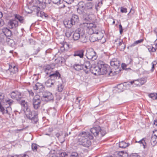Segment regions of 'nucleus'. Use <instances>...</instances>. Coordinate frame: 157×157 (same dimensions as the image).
Returning <instances> with one entry per match:
<instances>
[{"label":"nucleus","instance_id":"nucleus-61","mask_svg":"<svg viewBox=\"0 0 157 157\" xmlns=\"http://www.w3.org/2000/svg\"><path fill=\"white\" fill-rule=\"evenodd\" d=\"M29 92L30 94V95L31 96H33L34 95V93L32 90L29 91Z\"/></svg>","mask_w":157,"mask_h":157},{"label":"nucleus","instance_id":"nucleus-40","mask_svg":"<svg viewBox=\"0 0 157 157\" xmlns=\"http://www.w3.org/2000/svg\"><path fill=\"white\" fill-rule=\"evenodd\" d=\"M32 149L34 151H36L37 150V144H36L33 143L32 144Z\"/></svg>","mask_w":157,"mask_h":157},{"label":"nucleus","instance_id":"nucleus-34","mask_svg":"<svg viewBox=\"0 0 157 157\" xmlns=\"http://www.w3.org/2000/svg\"><path fill=\"white\" fill-rule=\"evenodd\" d=\"M64 61V59L62 57H59L56 59L55 61L56 63L61 64Z\"/></svg>","mask_w":157,"mask_h":157},{"label":"nucleus","instance_id":"nucleus-19","mask_svg":"<svg viewBox=\"0 0 157 157\" xmlns=\"http://www.w3.org/2000/svg\"><path fill=\"white\" fill-rule=\"evenodd\" d=\"M10 72V74L13 75L16 73L18 71V69L17 66H16L13 65H9V68L8 71Z\"/></svg>","mask_w":157,"mask_h":157},{"label":"nucleus","instance_id":"nucleus-49","mask_svg":"<svg viewBox=\"0 0 157 157\" xmlns=\"http://www.w3.org/2000/svg\"><path fill=\"white\" fill-rule=\"evenodd\" d=\"M127 9L126 8L121 7V12L122 13H126Z\"/></svg>","mask_w":157,"mask_h":157},{"label":"nucleus","instance_id":"nucleus-56","mask_svg":"<svg viewBox=\"0 0 157 157\" xmlns=\"http://www.w3.org/2000/svg\"><path fill=\"white\" fill-rule=\"evenodd\" d=\"M29 42L30 44H34L35 41L33 40V39H30L29 40Z\"/></svg>","mask_w":157,"mask_h":157},{"label":"nucleus","instance_id":"nucleus-37","mask_svg":"<svg viewBox=\"0 0 157 157\" xmlns=\"http://www.w3.org/2000/svg\"><path fill=\"white\" fill-rule=\"evenodd\" d=\"M141 85L144 84L146 82L147 79L145 78H141L137 80Z\"/></svg>","mask_w":157,"mask_h":157},{"label":"nucleus","instance_id":"nucleus-51","mask_svg":"<svg viewBox=\"0 0 157 157\" xmlns=\"http://www.w3.org/2000/svg\"><path fill=\"white\" fill-rule=\"evenodd\" d=\"M78 155L77 153L76 152H72L70 157H78Z\"/></svg>","mask_w":157,"mask_h":157},{"label":"nucleus","instance_id":"nucleus-58","mask_svg":"<svg viewBox=\"0 0 157 157\" xmlns=\"http://www.w3.org/2000/svg\"><path fill=\"white\" fill-rule=\"evenodd\" d=\"M4 24V21L2 19H0V27H2Z\"/></svg>","mask_w":157,"mask_h":157},{"label":"nucleus","instance_id":"nucleus-23","mask_svg":"<svg viewBox=\"0 0 157 157\" xmlns=\"http://www.w3.org/2000/svg\"><path fill=\"white\" fill-rule=\"evenodd\" d=\"M151 145L153 146H154L157 143V135H153L151 136L150 141Z\"/></svg>","mask_w":157,"mask_h":157},{"label":"nucleus","instance_id":"nucleus-7","mask_svg":"<svg viewBox=\"0 0 157 157\" xmlns=\"http://www.w3.org/2000/svg\"><path fill=\"white\" fill-rule=\"evenodd\" d=\"M90 131L91 134L95 137L99 136V137H101L106 134L105 131L103 129H102L98 126L91 128Z\"/></svg>","mask_w":157,"mask_h":157},{"label":"nucleus","instance_id":"nucleus-44","mask_svg":"<svg viewBox=\"0 0 157 157\" xmlns=\"http://www.w3.org/2000/svg\"><path fill=\"white\" fill-rule=\"evenodd\" d=\"M127 62L128 64H132L133 62V59L132 58L131 56L128 57V58L127 60Z\"/></svg>","mask_w":157,"mask_h":157},{"label":"nucleus","instance_id":"nucleus-12","mask_svg":"<svg viewBox=\"0 0 157 157\" xmlns=\"http://www.w3.org/2000/svg\"><path fill=\"white\" fill-rule=\"evenodd\" d=\"M42 96L41 99L43 101L48 102L53 99V97L52 94L49 91H44L42 92Z\"/></svg>","mask_w":157,"mask_h":157},{"label":"nucleus","instance_id":"nucleus-29","mask_svg":"<svg viewBox=\"0 0 157 157\" xmlns=\"http://www.w3.org/2000/svg\"><path fill=\"white\" fill-rule=\"evenodd\" d=\"M32 121V122L33 123H36L38 121V118L37 114H35L32 117V118L30 119Z\"/></svg>","mask_w":157,"mask_h":157},{"label":"nucleus","instance_id":"nucleus-42","mask_svg":"<svg viewBox=\"0 0 157 157\" xmlns=\"http://www.w3.org/2000/svg\"><path fill=\"white\" fill-rule=\"evenodd\" d=\"M5 35L3 34H0V41L1 42H3L5 41Z\"/></svg>","mask_w":157,"mask_h":157},{"label":"nucleus","instance_id":"nucleus-33","mask_svg":"<svg viewBox=\"0 0 157 157\" xmlns=\"http://www.w3.org/2000/svg\"><path fill=\"white\" fill-rule=\"evenodd\" d=\"M20 104L22 106H23L26 110L28 109V105L27 102L25 101L24 100H22L20 101Z\"/></svg>","mask_w":157,"mask_h":157},{"label":"nucleus","instance_id":"nucleus-50","mask_svg":"<svg viewBox=\"0 0 157 157\" xmlns=\"http://www.w3.org/2000/svg\"><path fill=\"white\" fill-rule=\"evenodd\" d=\"M117 155L120 157H123L124 155L125 154L124 152L123 151H121L118 152Z\"/></svg>","mask_w":157,"mask_h":157},{"label":"nucleus","instance_id":"nucleus-18","mask_svg":"<svg viewBox=\"0 0 157 157\" xmlns=\"http://www.w3.org/2000/svg\"><path fill=\"white\" fill-rule=\"evenodd\" d=\"M81 33L80 29H78L76 30L73 34V38L75 40H77L80 39Z\"/></svg>","mask_w":157,"mask_h":157},{"label":"nucleus","instance_id":"nucleus-21","mask_svg":"<svg viewBox=\"0 0 157 157\" xmlns=\"http://www.w3.org/2000/svg\"><path fill=\"white\" fill-rule=\"evenodd\" d=\"M63 131H60L56 133L55 135V136L59 140L61 143H63L65 140V139L63 137H60V136H63Z\"/></svg>","mask_w":157,"mask_h":157},{"label":"nucleus","instance_id":"nucleus-20","mask_svg":"<svg viewBox=\"0 0 157 157\" xmlns=\"http://www.w3.org/2000/svg\"><path fill=\"white\" fill-rule=\"evenodd\" d=\"M3 34L6 37H10L12 35V33L11 30L7 28H4L2 29Z\"/></svg>","mask_w":157,"mask_h":157},{"label":"nucleus","instance_id":"nucleus-17","mask_svg":"<svg viewBox=\"0 0 157 157\" xmlns=\"http://www.w3.org/2000/svg\"><path fill=\"white\" fill-rule=\"evenodd\" d=\"M55 64L54 63L47 65L44 68V71L47 75H49L50 73L52 72V70L55 67Z\"/></svg>","mask_w":157,"mask_h":157},{"label":"nucleus","instance_id":"nucleus-52","mask_svg":"<svg viewBox=\"0 0 157 157\" xmlns=\"http://www.w3.org/2000/svg\"><path fill=\"white\" fill-rule=\"evenodd\" d=\"M65 2L68 4H71L74 2V0H63Z\"/></svg>","mask_w":157,"mask_h":157},{"label":"nucleus","instance_id":"nucleus-60","mask_svg":"<svg viewBox=\"0 0 157 157\" xmlns=\"http://www.w3.org/2000/svg\"><path fill=\"white\" fill-rule=\"evenodd\" d=\"M121 67L123 69L125 70L126 68V65L124 63H122Z\"/></svg>","mask_w":157,"mask_h":157},{"label":"nucleus","instance_id":"nucleus-16","mask_svg":"<svg viewBox=\"0 0 157 157\" xmlns=\"http://www.w3.org/2000/svg\"><path fill=\"white\" fill-rule=\"evenodd\" d=\"M33 89L35 90H38L39 91L40 93H42L44 91L45 88L41 83L37 82L35 86H33Z\"/></svg>","mask_w":157,"mask_h":157},{"label":"nucleus","instance_id":"nucleus-2","mask_svg":"<svg viewBox=\"0 0 157 157\" xmlns=\"http://www.w3.org/2000/svg\"><path fill=\"white\" fill-rule=\"evenodd\" d=\"M48 3V0H37L36 1V3L33 5V8L34 11L36 13L38 17L42 18L44 17L45 18L48 17L47 14L42 11L46 7L47 4Z\"/></svg>","mask_w":157,"mask_h":157},{"label":"nucleus","instance_id":"nucleus-22","mask_svg":"<svg viewBox=\"0 0 157 157\" xmlns=\"http://www.w3.org/2000/svg\"><path fill=\"white\" fill-rule=\"evenodd\" d=\"M63 24L65 27L68 28H71L73 25H75L71 19L70 20H64L63 21Z\"/></svg>","mask_w":157,"mask_h":157},{"label":"nucleus","instance_id":"nucleus-15","mask_svg":"<svg viewBox=\"0 0 157 157\" xmlns=\"http://www.w3.org/2000/svg\"><path fill=\"white\" fill-rule=\"evenodd\" d=\"M87 57L88 59L94 61L96 59V53L94 50H92L90 52H88L87 50Z\"/></svg>","mask_w":157,"mask_h":157},{"label":"nucleus","instance_id":"nucleus-28","mask_svg":"<svg viewBox=\"0 0 157 157\" xmlns=\"http://www.w3.org/2000/svg\"><path fill=\"white\" fill-rule=\"evenodd\" d=\"M61 82L57 85V90L59 92H61L62 91L64 87L63 83V81H60Z\"/></svg>","mask_w":157,"mask_h":157},{"label":"nucleus","instance_id":"nucleus-48","mask_svg":"<svg viewBox=\"0 0 157 157\" xmlns=\"http://www.w3.org/2000/svg\"><path fill=\"white\" fill-rule=\"evenodd\" d=\"M137 80H135L133 81H131L130 82H125L124 83V84H127V85H132L133 83H135V82H137Z\"/></svg>","mask_w":157,"mask_h":157},{"label":"nucleus","instance_id":"nucleus-24","mask_svg":"<svg viewBox=\"0 0 157 157\" xmlns=\"http://www.w3.org/2000/svg\"><path fill=\"white\" fill-rule=\"evenodd\" d=\"M84 51L83 50H77L75 52L74 56H78L80 58H82L84 56Z\"/></svg>","mask_w":157,"mask_h":157},{"label":"nucleus","instance_id":"nucleus-54","mask_svg":"<svg viewBox=\"0 0 157 157\" xmlns=\"http://www.w3.org/2000/svg\"><path fill=\"white\" fill-rule=\"evenodd\" d=\"M120 41H119V46H121L122 45V46L123 47H124V49H125V46L124 45V44L123 42V41L122 40L121 41H120V39H119Z\"/></svg>","mask_w":157,"mask_h":157},{"label":"nucleus","instance_id":"nucleus-10","mask_svg":"<svg viewBox=\"0 0 157 157\" xmlns=\"http://www.w3.org/2000/svg\"><path fill=\"white\" fill-rule=\"evenodd\" d=\"M90 33L91 35L90 37V40L92 42L101 40L104 36L102 32H99L98 34L91 33Z\"/></svg>","mask_w":157,"mask_h":157},{"label":"nucleus","instance_id":"nucleus-39","mask_svg":"<svg viewBox=\"0 0 157 157\" xmlns=\"http://www.w3.org/2000/svg\"><path fill=\"white\" fill-rule=\"evenodd\" d=\"M86 6L88 9H91L93 6V4L91 2H87L86 4Z\"/></svg>","mask_w":157,"mask_h":157},{"label":"nucleus","instance_id":"nucleus-32","mask_svg":"<svg viewBox=\"0 0 157 157\" xmlns=\"http://www.w3.org/2000/svg\"><path fill=\"white\" fill-rule=\"evenodd\" d=\"M128 146V144L124 141H122L119 143V146L121 148H125Z\"/></svg>","mask_w":157,"mask_h":157},{"label":"nucleus","instance_id":"nucleus-53","mask_svg":"<svg viewBox=\"0 0 157 157\" xmlns=\"http://www.w3.org/2000/svg\"><path fill=\"white\" fill-rule=\"evenodd\" d=\"M129 157H140L136 153H132L130 155Z\"/></svg>","mask_w":157,"mask_h":157},{"label":"nucleus","instance_id":"nucleus-31","mask_svg":"<svg viewBox=\"0 0 157 157\" xmlns=\"http://www.w3.org/2000/svg\"><path fill=\"white\" fill-rule=\"evenodd\" d=\"M145 138H144L141 140H139L138 141H136V143H138L140 144H142L144 148H145L146 147V143L145 141Z\"/></svg>","mask_w":157,"mask_h":157},{"label":"nucleus","instance_id":"nucleus-26","mask_svg":"<svg viewBox=\"0 0 157 157\" xmlns=\"http://www.w3.org/2000/svg\"><path fill=\"white\" fill-rule=\"evenodd\" d=\"M15 18L21 24L25 23V20L24 17L19 15L15 14L14 15Z\"/></svg>","mask_w":157,"mask_h":157},{"label":"nucleus","instance_id":"nucleus-63","mask_svg":"<svg viewBox=\"0 0 157 157\" xmlns=\"http://www.w3.org/2000/svg\"><path fill=\"white\" fill-rule=\"evenodd\" d=\"M153 124L156 126H157V120H154V121Z\"/></svg>","mask_w":157,"mask_h":157},{"label":"nucleus","instance_id":"nucleus-45","mask_svg":"<svg viewBox=\"0 0 157 157\" xmlns=\"http://www.w3.org/2000/svg\"><path fill=\"white\" fill-rule=\"evenodd\" d=\"M52 3L55 4H60L61 0H50Z\"/></svg>","mask_w":157,"mask_h":157},{"label":"nucleus","instance_id":"nucleus-27","mask_svg":"<svg viewBox=\"0 0 157 157\" xmlns=\"http://www.w3.org/2000/svg\"><path fill=\"white\" fill-rule=\"evenodd\" d=\"M54 82L50 79H48L45 82V85L46 86L48 87H52L53 86Z\"/></svg>","mask_w":157,"mask_h":157},{"label":"nucleus","instance_id":"nucleus-47","mask_svg":"<svg viewBox=\"0 0 157 157\" xmlns=\"http://www.w3.org/2000/svg\"><path fill=\"white\" fill-rule=\"evenodd\" d=\"M119 29L120 33L121 34L123 32L124 29L121 24L119 25Z\"/></svg>","mask_w":157,"mask_h":157},{"label":"nucleus","instance_id":"nucleus-46","mask_svg":"<svg viewBox=\"0 0 157 157\" xmlns=\"http://www.w3.org/2000/svg\"><path fill=\"white\" fill-rule=\"evenodd\" d=\"M14 156H16V157H29V156L27 155L26 154H24L23 155H14Z\"/></svg>","mask_w":157,"mask_h":157},{"label":"nucleus","instance_id":"nucleus-3","mask_svg":"<svg viewBox=\"0 0 157 157\" xmlns=\"http://www.w3.org/2000/svg\"><path fill=\"white\" fill-rule=\"evenodd\" d=\"M93 138L92 134L88 132H82L80 133L78 136V143L83 146L88 147L91 144L90 140Z\"/></svg>","mask_w":157,"mask_h":157},{"label":"nucleus","instance_id":"nucleus-36","mask_svg":"<svg viewBox=\"0 0 157 157\" xmlns=\"http://www.w3.org/2000/svg\"><path fill=\"white\" fill-rule=\"evenodd\" d=\"M148 96L154 100L157 99V94L151 93L148 94Z\"/></svg>","mask_w":157,"mask_h":157},{"label":"nucleus","instance_id":"nucleus-57","mask_svg":"<svg viewBox=\"0 0 157 157\" xmlns=\"http://www.w3.org/2000/svg\"><path fill=\"white\" fill-rule=\"evenodd\" d=\"M103 0H101L100 2H99L97 6L98 7H100L103 4Z\"/></svg>","mask_w":157,"mask_h":157},{"label":"nucleus","instance_id":"nucleus-43","mask_svg":"<svg viewBox=\"0 0 157 157\" xmlns=\"http://www.w3.org/2000/svg\"><path fill=\"white\" fill-rule=\"evenodd\" d=\"M72 32L71 31H67L65 33L66 36L68 38L71 35Z\"/></svg>","mask_w":157,"mask_h":157},{"label":"nucleus","instance_id":"nucleus-9","mask_svg":"<svg viewBox=\"0 0 157 157\" xmlns=\"http://www.w3.org/2000/svg\"><path fill=\"white\" fill-rule=\"evenodd\" d=\"M49 76L50 77V79L52 81H54V82H59L60 81H62L61 75L58 71H56L54 72L50 73Z\"/></svg>","mask_w":157,"mask_h":157},{"label":"nucleus","instance_id":"nucleus-1","mask_svg":"<svg viewBox=\"0 0 157 157\" xmlns=\"http://www.w3.org/2000/svg\"><path fill=\"white\" fill-rule=\"evenodd\" d=\"M4 98V94L0 93V111L3 114H6L10 116L12 112L10 106L13 101L11 99H5Z\"/></svg>","mask_w":157,"mask_h":157},{"label":"nucleus","instance_id":"nucleus-41","mask_svg":"<svg viewBox=\"0 0 157 157\" xmlns=\"http://www.w3.org/2000/svg\"><path fill=\"white\" fill-rule=\"evenodd\" d=\"M124 86V85L121 83L117 85V87L118 89L120 90L121 91H122Z\"/></svg>","mask_w":157,"mask_h":157},{"label":"nucleus","instance_id":"nucleus-14","mask_svg":"<svg viewBox=\"0 0 157 157\" xmlns=\"http://www.w3.org/2000/svg\"><path fill=\"white\" fill-rule=\"evenodd\" d=\"M8 26L10 29H17L18 26V21L15 19L10 20L7 23Z\"/></svg>","mask_w":157,"mask_h":157},{"label":"nucleus","instance_id":"nucleus-13","mask_svg":"<svg viewBox=\"0 0 157 157\" xmlns=\"http://www.w3.org/2000/svg\"><path fill=\"white\" fill-rule=\"evenodd\" d=\"M10 95L12 98L17 101L20 100L23 96L21 93L17 90L12 92Z\"/></svg>","mask_w":157,"mask_h":157},{"label":"nucleus","instance_id":"nucleus-4","mask_svg":"<svg viewBox=\"0 0 157 157\" xmlns=\"http://www.w3.org/2000/svg\"><path fill=\"white\" fill-rule=\"evenodd\" d=\"M111 71H110L109 75H111V73L114 72L116 73H119L121 71V63L117 58H114L112 59L110 62Z\"/></svg>","mask_w":157,"mask_h":157},{"label":"nucleus","instance_id":"nucleus-38","mask_svg":"<svg viewBox=\"0 0 157 157\" xmlns=\"http://www.w3.org/2000/svg\"><path fill=\"white\" fill-rule=\"evenodd\" d=\"M25 114L28 118L30 119L34 115H33L31 111L25 112Z\"/></svg>","mask_w":157,"mask_h":157},{"label":"nucleus","instance_id":"nucleus-5","mask_svg":"<svg viewBox=\"0 0 157 157\" xmlns=\"http://www.w3.org/2000/svg\"><path fill=\"white\" fill-rule=\"evenodd\" d=\"M90 63L89 61H86L83 64L75 63L71 66V68L76 71H79L83 70L86 74L89 73L90 71Z\"/></svg>","mask_w":157,"mask_h":157},{"label":"nucleus","instance_id":"nucleus-62","mask_svg":"<svg viewBox=\"0 0 157 157\" xmlns=\"http://www.w3.org/2000/svg\"><path fill=\"white\" fill-rule=\"evenodd\" d=\"M65 49L62 50H62H59V51L57 53V55H59L61 53L60 51H62V52H63L64 51H65Z\"/></svg>","mask_w":157,"mask_h":157},{"label":"nucleus","instance_id":"nucleus-55","mask_svg":"<svg viewBox=\"0 0 157 157\" xmlns=\"http://www.w3.org/2000/svg\"><path fill=\"white\" fill-rule=\"evenodd\" d=\"M156 63H157L155 61H154L152 63V68H151V70L152 71H153V70H154V66L155 64H156Z\"/></svg>","mask_w":157,"mask_h":157},{"label":"nucleus","instance_id":"nucleus-11","mask_svg":"<svg viewBox=\"0 0 157 157\" xmlns=\"http://www.w3.org/2000/svg\"><path fill=\"white\" fill-rule=\"evenodd\" d=\"M32 104L34 109L36 110L40 107L41 100L40 96L38 95H36L32 100Z\"/></svg>","mask_w":157,"mask_h":157},{"label":"nucleus","instance_id":"nucleus-6","mask_svg":"<svg viewBox=\"0 0 157 157\" xmlns=\"http://www.w3.org/2000/svg\"><path fill=\"white\" fill-rule=\"evenodd\" d=\"M109 66L102 61H99L98 63V66L94 68V70L96 71L97 74L102 75L106 74L108 71Z\"/></svg>","mask_w":157,"mask_h":157},{"label":"nucleus","instance_id":"nucleus-64","mask_svg":"<svg viewBox=\"0 0 157 157\" xmlns=\"http://www.w3.org/2000/svg\"><path fill=\"white\" fill-rule=\"evenodd\" d=\"M49 157H59L55 155H49Z\"/></svg>","mask_w":157,"mask_h":157},{"label":"nucleus","instance_id":"nucleus-35","mask_svg":"<svg viewBox=\"0 0 157 157\" xmlns=\"http://www.w3.org/2000/svg\"><path fill=\"white\" fill-rule=\"evenodd\" d=\"M144 41V39H140L139 40H136L135 41L133 44H132L131 45V46H134L136 45L137 44H140L141 43H142Z\"/></svg>","mask_w":157,"mask_h":157},{"label":"nucleus","instance_id":"nucleus-8","mask_svg":"<svg viewBox=\"0 0 157 157\" xmlns=\"http://www.w3.org/2000/svg\"><path fill=\"white\" fill-rule=\"evenodd\" d=\"M84 25L89 29L90 33L98 34L99 32H101L99 28L93 23H85Z\"/></svg>","mask_w":157,"mask_h":157},{"label":"nucleus","instance_id":"nucleus-25","mask_svg":"<svg viewBox=\"0 0 157 157\" xmlns=\"http://www.w3.org/2000/svg\"><path fill=\"white\" fill-rule=\"evenodd\" d=\"M71 19L74 25L78 23L79 21L78 16L75 14H73L72 15Z\"/></svg>","mask_w":157,"mask_h":157},{"label":"nucleus","instance_id":"nucleus-59","mask_svg":"<svg viewBox=\"0 0 157 157\" xmlns=\"http://www.w3.org/2000/svg\"><path fill=\"white\" fill-rule=\"evenodd\" d=\"M63 47L64 48V49H65V48H66L67 47L68 48H70V47H69V44H67V43H65L63 45Z\"/></svg>","mask_w":157,"mask_h":157},{"label":"nucleus","instance_id":"nucleus-30","mask_svg":"<svg viewBox=\"0 0 157 157\" xmlns=\"http://www.w3.org/2000/svg\"><path fill=\"white\" fill-rule=\"evenodd\" d=\"M82 42H86V36L84 33H81L79 39Z\"/></svg>","mask_w":157,"mask_h":157}]
</instances>
